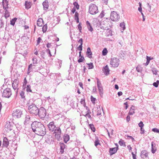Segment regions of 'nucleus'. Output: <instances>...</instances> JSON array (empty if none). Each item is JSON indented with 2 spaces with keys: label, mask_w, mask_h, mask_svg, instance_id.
Listing matches in <instances>:
<instances>
[{
  "label": "nucleus",
  "mask_w": 159,
  "mask_h": 159,
  "mask_svg": "<svg viewBox=\"0 0 159 159\" xmlns=\"http://www.w3.org/2000/svg\"><path fill=\"white\" fill-rule=\"evenodd\" d=\"M33 131L36 134L40 136H44L46 134V128L41 122L35 121L31 124Z\"/></svg>",
  "instance_id": "f257e3e1"
},
{
  "label": "nucleus",
  "mask_w": 159,
  "mask_h": 159,
  "mask_svg": "<svg viewBox=\"0 0 159 159\" xmlns=\"http://www.w3.org/2000/svg\"><path fill=\"white\" fill-rule=\"evenodd\" d=\"M48 128L50 132H53L54 134V137L57 140H59L61 138V130L60 128L58 127H56L54 125L53 121L51 122L47 125Z\"/></svg>",
  "instance_id": "f03ea898"
},
{
  "label": "nucleus",
  "mask_w": 159,
  "mask_h": 159,
  "mask_svg": "<svg viewBox=\"0 0 159 159\" xmlns=\"http://www.w3.org/2000/svg\"><path fill=\"white\" fill-rule=\"evenodd\" d=\"M39 108L34 103H32L30 104L28 108V111L30 114L33 115L37 116Z\"/></svg>",
  "instance_id": "7ed1b4c3"
},
{
  "label": "nucleus",
  "mask_w": 159,
  "mask_h": 159,
  "mask_svg": "<svg viewBox=\"0 0 159 159\" xmlns=\"http://www.w3.org/2000/svg\"><path fill=\"white\" fill-rule=\"evenodd\" d=\"M37 114V116H38L40 119L44 118L47 114V112L46 109L43 107H40L38 109Z\"/></svg>",
  "instance_id": "20e7f679"
},
{
  "label": "nucleus",
  "mask_w": 159,
  "mask_h": 159,
  "mask_svg": "<svg viewBox=\"0 0 159 159\" xmlns=\"http://www.w3.org/2000/svg\"><path fill=\"white\" fill-rule=\"evenodd\" d=\"M120 61L119 59L116 57L111 58L110 60V65L114 68H116L120 64Z\"/></svg>",
  "instance_id": "39448f33"
},
{
  "label": "nucleus",
  "mask_w": 159,
  "mask_h": 159,
  "mask_svg": "<svg viewBox=\"0 0 159 159\" xmlns=\"http://www.w3.org/2000/svg\"><path fill=\"white\" fill-rule=\"evenodd\" d=\"M89 12L92 15H94L98 12L97 6L93 4H91L89 7Z\"/></svg>",
  "instance_id": "423d86ee"
},
{
  "label": "nucleus",
  "mask_w": 159,
  "mask_h": 159,
  "mask_svg": "<svg viewBox=\"0 0 159 159\" xmlns=\"http://www.w3.org/2000/svg\"><path fill=\"white\" fill-rule=\"evenodd\" d=\"M110 18L112 21L116 22L119 20L120 16L119 14L116 11H113L111 12Z\"/></svg>",
  "instance_id": "0eeeda50"
},
{
  "label": "nucleus",
  "mask_w": 159,
  "mask_h": 159,
  "mask_svg": "<svg viewBox=\"0 0 159 159\" xmlns=\"http://www.w3.org/2000/svg\"><path fill=\"white\" fill-rule=\"evenodd\" d=\"M12 95L11 90V89L7 88L4 89L2 92V96L5 98H9Z\"/></svg>",
  "instance_id": "6e6552de"
},
{
  "label": "nucleus",
  "mask_w": 159,
  "mask_h": 159,
  "mask_svg": "<svg viewBox=\"0 0 159 159\" xmlns=\"http://www.w3.org/2000/svg\"><path fill=\"white\" fill-rule=\"evenodd\" d=\"M73 154V156L70 159H80L78 155L79 153L80 150L78 148L76 147L73 149L71 151Z\"/></svg>",
  "instance_id": "1a4fd4ad"
},
{
  "label": "nucleus",
  "mask_w": 159,
  "mask_h": 159,
  "mask_svg": "<svg viewBox=\"0 0 159 159\" xmlns=\"http://www.w3.org/2000/svg\"><path fill=\"white\" fill-rule=\"evenodd\" d=\"M22 115V111L20 109H16L13 111L12 114V116L16 118H20Z\"/></svg>",
  "instance_id": "9d476101"
},
{
  "label": "nucleus",
  "mask_w": 159,
  "mask_h": 159,
  "mask_svg": "<svg viewBox=\"0 0 159 159\" xmlns=\"http://www.w3.org/2000/svg\"><path fill=\"white\" fill-rule=\"evenodd\" d=\"M45 141L49 144L53 143L54 142V138L51 135H48L46 138Z\"/></svg>",
  "instance_id": "9b49d317"
},
{
  "label": "nucleus",
  "mask_w": 159,
  "mask_h": 159,
  "mask_svg": "<svg viewBox=\"0 0 159 159\" xmlns=\"http://www.w3.org/2000/svg\"><path fill=\"white\" fill-rule=\"evenodd\" d=\"M70 94L68 93L65 95L63 97V100L65 105H68V102L69 101Z\"/></svg>",
  "instance_id": "f8f14e48"
},
{
  "label": "nucleus",
  "mask_w": 159,
  "mask_h": 159,
  "mask_svg": "<svg viewBox=\"0 0 159 159\" xmlns=\"http://www.w3.org/2000/svg\"><path fill=\"white\" fill-rule=\"evenodd\" d=\"M12 126L10 122H7L5 126V130L8 132L12 129Z\"/></svg>",
  "instance_id": "ddd939ff"
},
{
  "label": "nucleus",
  "mask_w": 159,
  "mask_h": 159,
  "mask_svg": "<svg viewBox=\"0 0 159 159\" xmlns=\"http://www.w3.org/2000/svg\"><path fill=\"white\" fill-rule=\"evenodd\" d=\"M148 152L145 150H142L140 153V157L142 158H145L148 157Z\"/></svg>",
  "instance_id": "4468645a"
},
{
  "label": "nucleus",
  "mask_w": 159,
  "mask_h": 159,
  "mask_svg": "<svg viewBox=\"0 0 159 159\" xmlns=\"http://www.w3.org/2000/svg\"><path fill=\"white\" fill-rule=\"evenodd\" d=\"M102 70L106 75H109L110 70L107 65H106L104 67Z\"/></svg>",
  "instance_id": "2eb2a0df"
},
{
  "label": "nucleus",
  "mask_w": 159,
  "mask_h": 159,
  "mask_svg": "<svg viewBox=\"0 0 159 159\" xmlns=\"http://www.w3.org/2000/svg\"><path fill=\"white\" fill-rule=\"evenodd\" d=\"M118 147H116L113 148H109V152L110 156H111L115 154L118 150Z\"/></svg>",
  "instance_id": "dca6fc26"
},
{
  "label": "nucleus",
  "mask_w": 159,
  "mask_h": 159,
  "mask_svg": "<svg viewBox=\"0 0 159 159\" xmlns=\"http://www.w3.org/2000/svg\"><path fill=\"white\" fill-rule=\"evenodd\" d=\"M56 78L55 80L57 82V84L58 85L60 83L62 80L61 74L60 73L57 74L56 75Z\"/></svg>",
  "instance_id": "f3484780"
},
{
  "label": "nucleus",
  "mask_w": 159,
  "mask_h": 159,
  "mask_svg": "<svg viewBox=\"0 0 159 159\" xmlns=\"http://www.w3.org/2000/svg\"><path fill=\"white\" fill-rule=\"evenodd\" d=\"M43 9L45 11H47L48 8V2L47 0H45L43 3Z\"/></svg>",
  "instance_id": "a211bd4d"
},
{
  "label": "nucleus",
  "mask_w": 159,
  "mask_h": 159,
  "mask_svg": "<svg viewBox=\"0 0 159 159\" xmlns=\"http://www.w3.org/2000/svg\"><path fill=\"white\" fill-rule=\"evenodd\" d=\"M9 145V142L7 139L6 137L3 138L2 145L6 148H7Z\"/></svg>",
  "instance_id": "6ab92c4d"
},
{
  "label": "nucleus",
  "mask_w": 159,
  "mask_h": 159,
  "mask_svg": "<svg viewBox=\"0 0 159 159\" xmlns=\"http://www.w3.org/2000/svg\"><path fill=\"white\" fill-rule=\"evenodd\" d=\"M2 4L4 9L8 8V2L7 0H2Z\"/></svg>",
  "instance_id": "aec40b11"
},
{
  "label": "nucleus",
  "mask_w": 159,
  "mask_h": 159,
  "mask_svg": "<svg viewBox=\"0 0 159 159\" xmlns=\"http://www.w3.org/2000/svg\"><path fill=\"white\" fill-rule=\"evenodd\" d=\"M135 107L134 106H132L130 107L128 114L129 115H132L135 113Z\"/></svg>",
  "instance_id": "412c9836"
},
{
  "label": "nucleus",
  "mask_w": 159,
  "mask_h": 159,
  "mask_svg": "<svg viewBox=\"0 0 159 159\" xmlns=\"http://www.w3.org/2000/svg\"><path fill=\"white\" fill-rule=\"evenodd\" d=\"M37 25L39 27H41L43 24V19L40 18L38 19L37 21Z\"/></svg>",
  "instance_id": "4be33fe9"
},
{
  "label": "nucleus",
  "mask_w": 159,
  "mask_h": 159,
  "mask_svg": "<svg viewBox=\"0 0 159 159\" xmlns=\"http://www.w3.org/2000/svg\"><path fill=\"white\" fill-rule=\"evenodd\" d=\"M30 117L29 115H26L25 117V120L24 122V124L25 125H27L28 124L30 121Z\"/></svg>",
  "instance_id": "5701e85b"
},
{
  "label": "nucleus",
  "mask_w": 159,
  "mask_h": 159,
  "mask_svg": "<svg viewBox=\"0 0 159 159\" xmlns=\"http://www.w3.org/2000/svg\"><path fill=\"white\" fill-rule=\"evenodd\" d=\"M86 54L87 57L89 58H92V52L91 51L90 48L89 47H88L87 48Z\"/></svg>",
  "instance_id": "b1692460"
},
{
  "label": "nucleus",
  "mask_w": 159,
  "mask_h": 159,
  "mask_svg": "<svg viewBox=\"0 0 159 159\" xmlns=\"http://www.w3.org/2000/svg\"><path fill=\"white\" fill-rule=\"evenodd\" d=\"M151 145H152V150H151V151H152V152L153 153H154L156 151V144H155V143H154V142H152V144H151Z\"/></svg>",
  "instance_id": "393cba45"
},
{
  "label": "nucleus",
  "mask_w": 159,
  "mask_h": 159,
  "mask_svg": "<svg viewBox=\"0 0 159 159\" xmlns=\"http://www.w3.org/2000/svg\"><path fill=\"white\" fill-rule=\"evenodd\" d=\"M62 61L61 60L57 59L56 61V64L57 67L60 68L61 67Z\"/></svg>",
  "instance_id": "a878e982"
},
{
  "label": "nucleus",
  "mask_w": 159,
  "mask_h": 159,
  "mask_svg": "<svg viewBox=\"0 0 159 159\" xmlns=\"http://www.w3.org/2000/svg\"><path fill=\"white\" fill-rule=\"evenodd\" d=\"M86 25L89 31L92 32L93 31V28L90 24L89 21H87L86 22Z\"/></svg>",
  "instance_id": "bb28decb"
},
{
  "label": "nucleus",
  "mask_w": 159,
  "mask_h": 159,
  "mask_svg": "<svg viewBox=\"0 0 159 159\" xmlns=\"http://www.w3.org/2000/svg\"><path fill=\"white\" fill-rule=\"evenodd\" d=\"M18 84H16V83H15V84H12V87L15 91L16 92V94H17L18 91Z\"/></svg>",
  "instance_id": "cd10ccee"
},
{
  "label": "nucleus",
  "mask_w": 159,
  "mask_h": 159,
  "mask_svg": "<svg viewBox=\"0 0 159 159\" xmlns=\"http://www.w3.org/2000/svg\"><path fill=\"white\" fill-rule=\"evenodd\" d=\"M25 8L28 9L31 7V3L30 2H28L27 1L25 2Z\"/></svg>",
  "instance_id": "c85d7f7f"
},
{
  "label": "nucleus",
  "mask_w": 159,
  "mask_h": 159,
  "mask_svg": "<svg viewBox=\"0 0 159 159\" xmlns=\"http://www.w3.org/2000/svg\"><path fill=\"white\" fill-rule=\"evenodd\" d=\"M106 35L108 37L109 36H112V32L111 30L108 29L106 32Z\"/></svg>",
  "instance_id": "c756f323"
},
{
  "label": "nucleus",
  "mask_w": 159,
  "mask_h": 159,
  "mask_svg": "<svg viewBox=\"0 0 159 159\" xmlns=\"http://www.w3.org/2000/svg\"><path fill=\"white\" fill-rule=\"evenodd\" d=\"M96 140L94 142V145L96 147H97L98 145H100L101 144L99 143V140L97 136H95Z\"/></svg>",
  "instance_id": "7c9ffc66"
},
{
  "label": "nucleus",
  "mask_w": 159,
  "mask_h": 159,
  "mask_svg": "<svg viewBox=\"0 0 159 159\" xmlns=\"http://www.w3.org/2000/svg\"><path fill=\"white\" fill-rule=\"evenodd\" d=\"M63 139L64 141L66 143L69 140L70 137L69 135L66 134L63 136Z\"/></svg>",
  "instance_id": "2f4dec72"
},
{
  "label": "nucleus",
  "mask_w": 159,
  "mask_h": 159,
  "mask_svg": "<svg viewBox=\"0 0 159 159\" xmlns=\"http://www.w3.org/2000/svg\"><path fill=\"white\" fill-rule=\"evenodd\" d=\"M65 148V145L62 143L60 145V153H61V154H62L64 153V149Z\"/></svg>",
  "instance_id": "473e14b6"
},
{
  "label": "nucleus",
  "mask_w": 159,
  "mask_h": 159,
  "mask_svg": "<svg viewBox=\"0 0 159 159\" xmlns=\"http://www.w3.org/2000/svg\"><path fill=\"white\" fill-rule=\"evenodd\" d=\"M75 19L76 20V21L77 23L79 22V14L76 11L75 13L74 16Z\"/></svg>",
  "instance_id": "72a5a7b5"
},
{
  "label": "nucleus",
  "mask_w": 159,
  "mask_h": 159,
  "mask_svg": "<svg viewBox=\"0 0 159 159\" xmlns=\"http://www.w3.org/2000/svg\"><path fill=\"white\" fill-rule=\"evenodd\" d=\"M25 88H26V91L27 92L33 93L32 91V90L31 89V86L30 84H29L27 85L26 86H25Z\"/></svg>",
  "instance_id": "f704fd0d"
},
{
  "label": "nucleus",
  "mask_w": 159,
  "mask_h": 159,
  "mask_svg": "<svg viewBox=\"0 0 159 159\" xmlns=\"http://www.w3.org/2000/svg\"><path fill=\"white\" fill-rule=\"evenodd\" d=\"M70 127H71V129L73 131L72 132V134H74L75 133V126L73 124H70Z\"/></svg>",
  "instance_id": "c9c22d12"
},
{
  "label": "nucleus",
  "mask_w": 159,
  "mask_h": 159,
  "mask_svg": "<svg viewBox=\"0 0 159 159\" xmlns=\"http://www.w3.org/2000/svg\"><path fill=\"white\" fill-rule=\"evenodd\" d=\"M17 20V18L16 17L12 19L10 21V24L14 26Z\"/></svg>",
  "instance_id": "e433bc0d"
},
{
  "label": "nucleus",
  "mask_w": 159,
  "mask_h": 159,
  "mask_svg": "<svg viewBox=\"0 0 159 159\" xmlns=\"http://www.w3.org/2000/svg\"><path fill=\"white\" fill-rule=\"evenodd\" d=\"M32 61L34 66H35L34 65L37 63L38 60L37 57L35 56L33 57L32 59Z\"/></svg>",
  "instance_id": "4c0bfd02"
},
{
  "label": "nucleus",
  "mask_w": 159,
  "mask_h": 159,
  "mask_svg": "<svg viewBox=\"0 0 159 159\" xmlns=\"http://www.w3.org/2000/svg\"><path fill=\"white\" fill-rule=\"evenodd\" d=\"M89 126L90 129L93 132H94L95 131V128L94 127V125L93 124H89Z\"/></svg>",
  "instance_id": "58836bf2"
},
{
  "label": "nucleus",
  "mask_w": 159,
  "mask_h": 159,
  "mask_svg": "<svg viewBox=\"0 0 159 159\" xmlns=\"http://www.w3.org/2000/svg\"><path fill=\"white\" fill-rule=\"evenodd\" d=\"M27 83V80H26V78H24V82L23 83V90H24L25 89V86H26V84Z\"/></svg>",
  "instance_id": "ea45409f"
},
{
  "label": "nucleus",
  "mask_w": 159,
  "mask_h": 159,
  "mask_svg": "<svg viewBox=\"0 0 159 159\" xmlns=\"http://www.w3.org/2000/svg\"><path fill=\"white\" fill-rule=\"evenodd\" d=\"M7 9H4L5 10L4 16L6 18H7V17H9L10 16V14L9 11L7 10Z\"/></svg>",
  "instance_id": "a19ab883"
},
{
  "label": "nucleus",
  "mask_w": 159,
  "mask_h": 159,
  "mask_svg": "<svg viewBox=\"0 0 159 159\" xmlns=\"http://www.w3.org/2000/svg\"><path fill=\"white\" fill-rule=\"evenodd\" d=\"M20 96L21 98L23 99H25V92L23 91V90H22V91H21L20 93Z\"/></svg>",
  "instance_id": "79ce46f5"
},
{
  "label": "nucleus",
  "mask_w": 159,
  "mask_h": 159,
  "mask_svg": "<svg viewBox=\"0 0 159 159\" xmlns=\"http://www.w3.org/2000/svg\"><path fill=\"white\" fill-rule=\"evenodd\" d=\"M73 5L74 6V7L76 8L78 10L79 9V5L76 2H74L73 3Z\"/></svg>",
  "instance_id": "37998d69"
},
{
  "label": "nucleus",
  "mask_w": 159,
  "mask_h": 159,
  "mask_svg": "<svg viewBox=\"0 0 159 159\" xmlns=\"http://www.w3.org/2000/svg\"><path fill=\"white\" fill-rule=\"evenodd\" d=\"M87 64L88 66V69H92L94 68V66L93 63L90 62L89 63H87Z\"/></svg>",
  "instance_id": "c03bdc74"
},
{
  "label": "nucleus",
  "mask_w": 159,
  "mask_h": 159,
  "mask_svg": "<svg viewBox=\"0 0 159 159\" xmlns=\"http://www.w3.org/2000/svg\"><path fill=\"white\" fill-rule=\"evenodd\" d=\"M108 52L106 48H104L102 51V55L103 56L106 55Z\"/></svg>",
  "instance_id": "a18cd8bd"
},
{
  "label": "nucleus",
  "mask_w": 159,
  "mask_h": 159,
  "mask_svg": "<svg viewBox=\"0 0 159 159\" xmlns=\"http://www.w3.org/2000/svg\"><path fill=\"white\" fill-rule=\"evenodd\" d=\"M47 29V24H45L42 27V31L43 33L45 32Z\"/></svg>",
  "instance_id": "49530a36"
},
{
  "label": "nucleus",
  "mask_w": 159,
  "mask_h": 159,
  "mask_svg": "<svg viewBox=\"0 0 159 159\" xmlns=\"http://www.w3.org/2000/svg\"><path fill=\"white\" fill-rule=\"evenodd\" d=\"M152 71L153 74L156 75L157 74V69L155 68H152Z\"/></svg>",
  "instance_id": "de8ad7c7"
},
{
  "label": "nucleus",
  "mask_w": 159,
  "mask_h": 159,
  "mask_svg": "<svg viewBox=\"0 0 159 159\" xmlns=\"http://www.w3.org/2000/svg\"><path fill=\"white\" fill-rule=\"evenodd\" d=\"M120 27L122 28L123 30L125 29V24L124 22L120 23Z\"/></svg>",
  "instance_id": "09e8293b"
},
{
  "label": "nucleus",
  "mask_w": 159,
  "mask_h": 159,
  "mask_svg": "<svg viewBox=\"0 0 159 159\" xmlns=\"http://www.w3.org/2000/svg\"><path fill=\"white\" fill-rule=\"evenodd\" d=\"M159 84V80H157L156 82H154L153 85L155 87L157 88L158 87Z\"/></svg>",
  "instance_id": "8fccbe9b"
},
{
  "label": "nucleus",
  "mask_w": 159,
  "mask_h": 159,
  "mask_svg": "<svg viewBox=\"0 0 159 159\" xmlns=\"http://www.w3.org/2000/svg\"><path fill=\"white\" fill-rule=\"evenodd\" d=\"M84 58L83 56L81 57H80V58L78 60V61L79 63H80L81 62H83L84 60Z\"/></svg>",
  "instance_id": "3c124183"
},
{
  "label": "nucleus",
  "mask_w": 159,
  "mask_h": 159,
  "mask_svg": "<svg viewBox=\"0 0 159 159\" xmlns=\"http://www.w3.org/2000/svg\"><path fill=\"white\" fill-rule=\"evenodd\" d=\"M73 137V139L70 140V142H75L77 140L76 138V136L75 134H74L73 136H72L71 137Z\"/></svg>",
  "instance_id": "603ef678"
},
{
  "label": "nucleus",
  "mask_w": 159,
  "mask_h": 159,
  "mask_svg": "<svg viewBox=\"0 0 159 159\" xmlns=\"http://www.w3.org/2000/svg\"><path fill=\"white\" fill-rule=\"evenodd\" d=\"M45 53L44 51H42L41 53V57L43 59H45Z\"/></svg>",
  "instance_id": "864d4df0"
},
{
  "label": "nucleus",
  "mask_w": 159,
  "mask_h": 159,
  "mask_svg": "<svg viewBox=\"0 0 159 159\" xmlns=\"http://www.w3.org/2000/svg\"><path fill=\"white\" fill-rule=\"evenodd\" d=\"M90 113H86L85 115H83L85 117H88V118L91 119L92 117L90 114Z\"/></svg>",
  "instance_id": "5fc2aeb1"
},
{
  "label": "nucleus",
  "mask_w": 159,
  "mask_h": 159,
  "mask_svg": "<svg viewBox=\"0 0 159 159\" xmlns=\"http://www.w3.org/2000/svg\"><path fill=\"white\" fill-rule=\"evenodd\" d=\"M45 98L46 100H48V101L50 103L52 102V101H50V100L51 99L52 100H55V99L54 98H50L49 96L46 98Z\"/></svg>",
  "instance_id": "6e6d98bb"
},
{
  "label": "nucleus",
  "mask_w": 159,
  "mask_h": 159,
  "mask_svg": "<svg viewBox=\"0 0 159 159\" xmlns=\"http://www.w3.org/2000/svg\"><path fill=\"white\" fill-rule=\"evenodd\" d=\"M104 16V11H102L100 15L99 16V17L101 18H103Z\"/></svg>",
  "instance_id": "4d7b16f0"
},
{
  "label": "nucleus",
  "mask_w": 159,
  "mask_h": 159,
  "mask_svg": "<svg viewBox=\"0 0 159 159\" xmlns=\"http://www.w3.org/2000/svg\"><path fill=\"white\" fill-rule=\"evenodd\" d=\"M91 101L93 104H94L96 99L94 98L92 96H91Z\"/></svg>",
  "instance_id": "13d9d810"
},
{
  "label": "nucleus",
  "mask_w": 159,
  "mask_h": 159,
  "mask_svg": "<svg viewBox=\"0 0 159 159\" xmlns=\"http://www.w3.org/2000/svg\"><path fill=\"white\" fill-rule=\"evenodd\" d=\"M136 70L138 72H140L142 71V68L140 66H137L136 68Z\"/></svg>",
  "instance_id": "bf43d9fd"
},
{
  "label": "nucleus",
  "mask_w": 159,
  "mask_h": 159,
  "mask_svg": "<svg viewBox=\"0 0 159 159\" xmlns=\"http://www.w3.org/2000/svg\"><path fill=\"white\" fill-rule=\"evenodd\" d=\"M139 126L140 127V128H143L144 126V124L142 121H141L138 124Z\"/></svg>",
  "instance_id": "052dcab7"
},
{
  "label": "nucleus",
  "mask_w": 159,
  "mask_h": 159,
  "mask_svg": "<svg viewBox=\"0 0 159 159\" xmlns=\"http://www.w3.org/2000/svg\"><path fill=\"white\" fill-rule=\"evenodd\" d=\"M98 91L99 93V94L101 96V97L102 96L103 94V89H99L98 90Z\"/></svg>",
  "instance_id": "680f3d73"
},
{
  "label": "nucleus",
  "mask_w": 159,
  "mask_h": 159,
  "mask_svg": "<svg viewBox=\"0 0 159 159\" xmlns=\"http://www.w3.org/2000/svg\"><path fill=\"white\" fill-rule=\"evenodd\" d=\"M152 130L154 132L159 133V129L156 128L152 129Z\"/></svg>",
  "instance_id": "e2e57ef3"
},
{
  "label": "nucleus",
  "mask_w": 159,
  "mask_h": 159,
  "mask_svg": "<svg viewBox=\"0 0 159 159\" xmlns=\"http://www.w3.org/2000/svg\"><path fill=\"white\" fill-rule=\"evenodd\" d=\"M78 29L79 30V31L81 33L82 27L81 25V23H80L78 25Z\"/></svg>",
  "instance_id": "0e129e2a"
},
{
  "label": "nucleus",
  "mask_w": 159,
  "mask_h": 159,
  "mask_svg": "<svg viewBox=\"0 0 159 159\" xmlns=\"http://www.w3.org/2000/svg\"><path fill=\"white\" fill-rule=\"evenodd\" d=\"M46 52L48 53V54H49V57H51L52 56L50 52V51L49 49H47L46 50Z\"/></svg>",
  "instance_id": "69168bd1"
},
{
  "label": "nucleus",
  "mask_w": 159,
  "mask_h": 159,
  "mask_svg": "<svg viewBox=\"0 0 159 159\" xmlns=\"http://www.w3.org/2000/svg\"><path fill=\"white\" fill-rule=\"evenodd\" d=\"M80 102L81 104H84V106L85 105V100L84 99L82 98Z\"/></svg>",
  "instance_id": "338daca9"
},
{
  "label": "nucleus",
  "mask_w": 159,
  "mask_h": 159,
  "mask_svg": "<svg viewBox=\"0 0 159 159\" xmlns=\"http://www.w3.org/2000/svg\"><path fill=\"white\" fill-rule=\"evenodd\" d=\"M124 143V141L122 140H120L119 141V144H120V146H121L123 145Z\"/></svg>",
  "instance_id": "774afa93"
}]
</instances>
